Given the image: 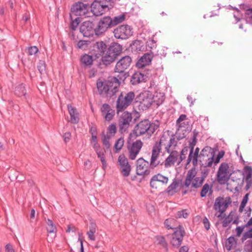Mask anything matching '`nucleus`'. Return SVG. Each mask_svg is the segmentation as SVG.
Returning <instances> with one entry per match:
<instances>
[{"mask_svg": "<svg viewBox=\"0 0 252 252\" xmlns=\"http://www.w3.org/2000/svg\"><path fill=\"white\" fill-rule=\"evenodd\" d=\"M120 80L122 78L117 77H110L108 80L105 81H98L96 87L99 93L101 95H106L111 96L118 91V87L120 84Z\"/></svg>", "mask_w": 252, "mask_h": 252, "instance_id": "1", "label": "nucleus"}, {"mask_svg": "<svg viewBox=\"0 0 252 252\" xmlns=\"http://www.w3.org/2000/svg\"><path fill=\"white\" fill-rule=\"evenodd\" d=\"M135 97L133 92H122L119 95L116 101V110L117 113L122 112L131 105Z\"/></svg>", "mask_w": 252, "mask_h": 252, "instance_id": "2", "label": "nucleus"}, {"mask_svg": "<svg viewBox=\"0 0 252 252\" xmlns=\"http://www.w3.org/2000/svg\"><path fill=\"white\" fill-rule=\"evenodd\" d=\"M158 128V126L150 123L148 120L141 121L135 127V131L136 136H140L146 133L151 135Z\"/></svg>", "mask_w": 252, "mask_h": 252, "instance_id": "3", "label": "nucleus"}, {"mask_svg": "<svg viewBox=\"0 0 252 252\" xmlns=\"http://www.w3.org/2000/svg\"><path fill=\"white\" fill-rule=\"evenodd\" d=\"M177 137L176 135H170L169 131L165 132L161 135L159 141L157 142L155 144H158L159 147L161 146H164L165 151L167 152H171L172 148H176L177 145Z\"/></svg>", "mask_w": 252, "mask_h": 252, "instance_id": "4", "label": "nucleus"}, {"mask_svg": "<svg viewBox=\"0 0 252 252\" xmlns=\"http://www.w3.org/2000/svg\"><path fill=\"white\" fill-rule=\"evenodd\" d=\"M121 51L122 46L120 44L114 43L111 45L102 56V62L103 64L107 65L114 62Z\"/></svg>", "mask_w": 252, "mask_h": 252, "instance_id": "5", "label": "nucleus"}, {"mask_svg": "<svg viewBox=\"0 0 252 252\" xmlns=\"http://www.w3.org/2000/svg\"><path fill=\"white\" fill-rule=\"evenodd\" d=\"M215 158V153L213 149L207 146L204 148L201 151L199 160L201 163V166L205 167H211Z\"/></svg>", "mask_w": 252, "mask_h": 252, "instance_id": "6", "label": "nucleus"}, {"mask_svg": "<svg viewBox=\"0 0 252 252\" xmlns=\"http://www.w3.org/2000/svg\"><path fill=\"white\" fill-rule=\"evenodd\" d=\"M196 174L197 170L195 167L191 168L188 171L184 182V185L186 187L198 188L202 185V179H200L199 177H196Z\"/></svg>", "mask_w": 252, "mask_h": 252, "instance_id": "7", "label": "nucleus"}, {"mask_svg": "<svg viewBox=\"0 0 252 252\" xmlns=\"http://www.w3.org/2000/svg\"><path fill=\"white\" fill-rule=\"evenodd\" d=\"M229 203V201L223 197H218L216 198L213 206V209L216 212L215 215V216L220 220H222L225 217L224 212Z\"/></svg>", "mask_w": 252, "mask_h": 252, "instance_id": "8", "label": "nucleus"}, {"mask_svg": "<svg viewBox=\"0 0 252 252\" xmlns=\"http://www.w3.org/2000/svg\"><path fill=\"white\" fill-rule=\"evenodd\" d=\"M89 5L82 2L75 3L71 8V13L75 16H80L82 18L91 17L89 11Z\"/></svg>", "mask_w": 252, "mask_h": 252, "instance_id": "9", "label": "nucleus"}, {"mask_svg": "<svg viewBox=\"0 0 252 252\" xmlns=\"http://www.w3.org/2000/svg\"><path fill=\"white\" fill-rule=\"evenodd\" d=\"M106 0H95L91 4V12L94 15L99 16L109 10Z\"/></svg>", "mask_w": 252, "mask_h": 252, "instance_id": "10", "label": "nucleus"}, {"mask_svg": "<svg viewBox=\"0 0 252 252\" xmlns=\"http://www.w3.org/2000/svg\"><path fill=\"white\" fill-rule=\"evenodd\" d=\"M113 32L115 38L126 39L132 35L133 29L128 25H122L115 28Z\"/></svg>", "mask_w": 252, "mask_h": 252, "instance_id": "11", "label": "nucleus"}, {"mask_svg": "<svg viewBox=\"0 0 252 252\" xmlns=\"http://www.w3.org/2000/svg\"><path fill=\"white\" fill-rule=\"evenodd\" d=\"M152 94L149 91H144L140 94L138 96L140 110L148 109L152 105H154L152 99Z\"/></svg>", "mask_w": 252, "mask_h": 252, "instance_id": "12", "label": "nucleus"}, {"mask_svg": "<svg viewBox=\"0 0 252 252\" xmlns=\"http://www.w3.org/2000/svg\"><path fill=\"white\" fill-rule=\"evenodd\" d=\"M231 175L228 164L226 163H222L217 172V180L220 184H225L229 179Z\"/></svg>", "mask_w": 252, "mask_h": 252, "instance_id": "13", "label": "nucleus"}, {"mask_svg": "<svg viewBox=\"0 0 252 252\" xmlns=\"http://www.w3.org/2000/svg\"><path fill=\"white\" fill-rule=\"evenodd\" d=\"M143 145V143L140 140H137L131 143L128 144L127 150L130 159L134 160L136 158Z\"/></svg>", "mask_w": 252, "mask_h": 252, "instance_id": "14", "label": "nucleus"}, {"mask_svg": "<svg viewBox=\"0 0 252 252\" xmlns=\"http://www.w3.org/2000/svg\"><path fill=\"white\" fill-rule=\"evenodd\" d=\"M118 164L121 173L122 175L128 177L131 171V166L128 163V160L123 154L120 155L118 157Z\"/></svg>", "mask_w": 252, "mask_h": 252, "instance_id": "15", "label": "nucleus"}, {"mask_svg": "<svg viewBox=\"0 0 252 252\" xmlns=\"http://www.w3.org/2000/svg\"><path fill=\"white\" fill-rule=\"evenodd\" d=\"M185 232L184 228L180 226L172 234L170 243L174 247H179L182 243Z\"/></svg>", "mask_w": 252, "mask_h": 252, "instance_id": "16", "label": "nucleus"}, {"mask_svg": "<svg viewBox=\"0 0 252 252\" xmlns=\"http://www.w3.org/2000/svg\"><path fill=\"white\" fill-rule=\"evenodd\" d=\"M132 120L131 114L127 111L124 112L119 120V130L123 133L126 132Z\"/></svg>", "mask_w": 252, "mask_h": 252, "instance_id": "17", "label": "nucleus"}, {"mask_svg": "<svg viewBox=\"0 0 252 252\" xmlns=\"http://www.w3.org/2000/svg\"><path fill=\"white\" fill-rule=\"evenodd\" d=\"M112 26V19L110 17H104L100 20L95 28V34L99 35L105 32Z\"/></svg>", "mask_w": 252, "mask_h": 252, "instance_id": "18", "label": "nucleus"}, {"mask_svg": "<svg viewBox=\"0 0 252 252\" xmlns=\"http://www.w3.org/2000/svg\"><path fill=\"white\" fill-rule=\"evenodd\" d=\"M131 62V58L126 56L122 58L116 63L115 67V72L123 73L130 65Z\"/></svg>", "mask_w": 252, "mask_h": 252, "instance_id": "19", "label": "nucleus"}, {"mask_svg": "<svg viewBox=\"0 0 252 252\" xmlns=\"http://www.w3.org/2000/svg\"><path fill=\"white\" fill-rule=\"evenodd\" d=\"M80 32L85 37H90L95 33V28H94L93 22L85 21L81 25Z\"/></svg>", "mask_w": 252, "mask_h": 252, "instance_id": "20", "label": "nucleus"}, {"mask_svg": "<svg viewBox=\"0 0 252 252\" xmlns=\"http://www.w3.org/2000/svg\"><path fill=\"white\" fill-rule=\"evenodd\" d=\"M149 162L143 158H139L136 162V173L138 175H145L149 174Z\"/></svg>", "mask_w": 252, "mask_h": 252, "instance_id": "21", "label": "nucleus"}, {"mask_svg": "<svg viewBox=\"0 0 252 252\" xmlns=\"http://www.w3.org/2000/svg\"><path fill=\"white\" fill-rule=\"evenodd\" d=\"M91 144L96 152L97 157L101 162L102 168L105 171L107 168V164L104 156V150L100 147L97 141L92 143Z\"/></svg>", "mask_w": 252, "mask_h": 252, "instance_id": "22", "label": "nucleus"}, {"mask_svg": "<svg viewBox=\"0 0 252 252\" xmlns=\"http://www.w3.org/2000/svg\"><path fill=\"white\" fill-rule=\"evenodd\" d=\"M169 153V156L165 159L164 165L165 168H168L173 166L176 162L179 161V153L175 150V148H172Z\"/></svg>", "mask_w": 252, "mask_h": 252, "instance_id": "23", "label": "nucleus"}, {"mask_svg": "<svg viewBox=\"0 0 252 252\" xmlns=\"http://www.w3.org/2000/svg\"><path fill=\"white\" fill-rule=\"evenodd\" d=\"M100 112L102 116L107 122L111 121L115 114V110L112 109L109 104L106 103H104L101 106Z\"/></svg>", "mask_w": 252, "mask_h": 252, "instance_id": "24", "label": "nucleus"}, {"mask_svg": "<svg viewBox=\"0 0 252 252\" xmlns=\"http://www.w3.org/2000/svg\"><path fill=\"white\" fill-rule=\"evenodd\" d=\"M187 119V116L185 114H182L176 121L178 128L176 133V137L178 140L183 139L185 137V134L183 132L185 130L182 129L183 125L185 124L184 121Z\"/></svg>", "mask_w": 252, "mask_h": 252, "instance_id": "25", "label": "nucleus"}, {"mask_svg": "<svg viewBox=\"0 0 252 252\" xmlns=\"http://www.w3.org/2000/svg\"><path fill=\"white\" fill-rule=\"evenodd\" d=\"M168 182V178L160 174H158L154 175L150 181V186L152 188L157 189L158 183H161L163 185H166Z\"/></svg>", "mask_w": 252, "mask_h": 252, "instance_id": "26", "label": "nucleus"}, {"mask_svg": "<svg viewBox=\"0 0 252 252\" xmlns=\"http://www.w3.org/2000/svg\"><path fill=\"white\" fill-rule=\"evenodd\" d=\"M161 148L159 147L158 144H155L152 149V156L150 161V165L153 167L157 166L159 163V161H157V159L160 152Z\"/></svg>", "mask_w": 252, "mask_h": 252, "instance_id": "27", "label": "nucleus"}, {"mask_svg": "<svg viewBox=\"0 0 252 252\" xmlns=\"http://www.w3.org/2000/svg\"><path fill=\"white\" fill-rule=\"evenodd\" d=\"M152 99L154 105L158 106L161 104L165 99V95L163 92L159 89L156 90L152 94Z\"/></svg>", "mask_w": 252, "mask_h": 252, "instance_id": "28", "label": "nucleus"}, {"mask_svg": "<svg viewBox=\"0 0 252 252\" xmlns=\"http://www.w3.org/2000/svg\"><path fill=\"white\" fill-rule=\"evenodd\" d=\"M153 58V55L150 53L145 54L137 62L136 65L138 68H142L150 64Z\"/></svg>", "mask_w": 252, "mask_h": 252, "instance_id": "29", "label": "nucleus"}, {"mask_svg": "<svg viewBox=\"0 0 252 252\" xmlns=\"http://www.w3.org/2000/svg\"><path fill=\"white\" fill-rule=\"evenodd\" d=\"M67 109L70 115L69 122L72 124H77L79 121V113L75 107L67 105Z\"/></svg>", "mask_w": 252, "mask_h": 252, "instance_id": "30", "label": "nucleus"}, {"mask_svg": "<svg viewBox=\"0 0 252 252\" xmlns=\"http://www.w3.org/2000/svg\"><path fill=\"white\" fill-rule=\"evenodd\" d=\"M145 79V76L139 72L134 73L131 79V82L132 85H136L144 81Z\"/></svg>", "mask_w": 252, "mask_h": 252, "instance_id": "31", "label": "nucleus"}, {"mask_svg": "<svg viewBox=\"0 0 252 252\" xmlns=\"http://www.w3.org/2000/svg\"><path fill=\"white\" fill-rule=\"evenodd\" d=\"M81 62L85 67H91L94 61L92 56L84 54L81 57Z\"/></svg>", "mask_w": 252, "mask_h": 252, "instance_id": "32", "label": "nucleus"}, {"mask_svg": "<svg viewBox=\"0 0 252 252\" xmlns=\"http://www.w3.org/2000/svg\"><path fill=\"white\" fill-rule=\"evenodd\" d=\"M96 224L94 223H91L89 226V230L87 232V234L88 236V238L91 241H95V236L94 235L95 233L96 232Z\"/></svg>", "mask_w": 252, "mask_h": 252, "instance_id": "33", "label": "nucleus"}, {"mask_svg": "<svg viewBox=\"0 0 252 252\" xmlns=\"http://www.w3.org/2000/svg\"><path fill=\"white\" fill-rule=\"evenodd\" d=\"M199 155L193 153V151H189L188 158L187 159V164H189L191 161L193 165L195 167L198 165V161Z\"/></svg>", "mask_w": 252, "mask_h": 252, "instance_id": "34", "label": "nucleus"}, {"mask_svg": "<svg viewBox=\"0 0 252 252\" xmlns=\"http://www.w3.org/2000/svg\"><path fill=\"white\" fill-rule=\"evenodd\" d=\"M46 222L47 224L46 230L47 232L50 234H54V237H55L57 232V228L55 225L53 223V221L50 219H47Z\"/></svg>", "mask_w": 252, "mask_h": 252, "instance_id": "35", "label": "nucleus"}, {"mask_svg": "<svg viewBox=\"0 0 252 252\" xmlns=\"http://www.w3.org/2000/svg\"><path fill=\"white\" fill-rule=\"evenodd\" d=\"M155 243L160 248H164L167 251V244L164 237L161 236H156Z\"/></svg>", "mask_w": 252, "mask_h": 252, "instance_id": "36", "label": "nucleus"}, {"mask_svg": "<svg viewBox=\"0 0 252 252\" xmlns=\"http://www.w3.org/2000/svg\"><path fill=\"white\" fill-rule=\"evenodd\" d=\"M178 186L179 182L177 180L174 179L173 182L167 188L166 192L170 195H173L177 192V189Z\"/></svg>", "mask_w": 252, "mask_h": 252, "instance_id": "37", "label": "nucleus"}, {"mask_svg": "<svg viewBox=\"0 0 252 252\" xmlns=\"http://www.w3.org/2000/svg\"><path fill=\"white\" fill-rule=\"evenodd\" d=\"M164 225L166 228L174 229L177 225V221L173 218H169L166 219L164 221Z\"/></svg>", "mask_w": 252, "mask_h": 252, "instance_id": "38", "label": "nucleus"}, {"mask_svg": "<svg viewBox=\"0 0 252 252\" xmlns=\"http://www.w3.org/2000/svg\"><path fill=\"white\" fill-rule=\"evenodd\" d=\"M236 244V242L234 237H229L225 243V247L228 251L231 250L234 247H235Z\"/></svg>", "mask_w": 252, "mask_h": 252, "instance_id": "39", "label": "nucleus"}, {"mask_svg": "<svg viewBox=\"0 0 252 252\" xmlns=\"http://www.w3.org/2000/svg\"><path fill=\"white\" fill-rule=\"evenodd\" d=\"M126 19V15L122 14L117 16L114 17L112 19V26L117 25L125 21Z\"/></svg>", "mask_w": 252, "mask_h": 252, "instance_id": "40", "label": "nucleus"}, {"mask_svg": "<svg viewBox=\"0 0 252 252\" xmlns=\"http://www.w3.org/2000/svg\"><path fill=\"white\" fill-rule=\"evenodd\" d=\"M124 144V138L121 137L119 138L115 143L114 151L115 153H117L122 149Z\"/></svg>", "mask_w": 252, "mask_h": 252, "instance_id": "41", "label": "nucleus"}, {"mask_svg": "<svg viewBox=\"0 0 252 252\" xmlns=\"http://www.w3.org/2000/svg\"><path fill=\"white\" fill-rule=\"evenodd\" d=\"M15 94L19 96L25 95L26 91L24 85L21 84L16 87L15 90Z\"/></svg>", "mask_w": 252, "mask_h": 252, "instance_id": "42", "label": "nucleus"}, {"mask_svg": "<svg viewBox=\"0 0 252 252\" xmlns=\"http://www.w3.org/2000/svg\"><path fill=\"white\" fill-rule=\"evenodd\" d=\"M245 171L246 172L245 179L248 183L251 184L252 181V168L251 166H247L245 167Z\"/></svg>", "mask_w": 252, "mask_h": 252, "instance_id": "43", "label": "nucleus"}, {"mask_svg": "<svg viewBox=\"0 0 252 252\" xmlns=\"http://www.w3.org/2000/svg\"><path fill=\"white\" fill-rule=\"evenodd\" d=\"M90 42L86 40H80L77 43V47L79 49L85 50L88 49Z\"/></svg>", "mask_w": 252, "mask_h": 252, "instance_id": "44", "label": "nucleus"}, {"mask_svg": "<svg viewBox=\"0 0 252 252\" xmlns=\"http://www.w3.org/2000/svg\"><path fill=\"white\" fill-rule=\"evenodd\" d=\"M210 191L212 192L211 187L209 186L208 184H205L202 187V189L200 192V196L202 197H205L207 193Z\"/></svg>", "mask_w": 252, "mask_h": 252, "instance_id": "45", "label": "nucleus"}, {"mask_svg": "<svg viewBox=\"0 0 252 252\" xmlns=\"http://www.w3.org/2000/svg\"><path fill=\"white\" fill-rule=\"evenodd\" d=\"M96 47L100 53H104L106 48V45L103 41H98L96 43Z\"/></svg>", "mask_w": 252, "mask_h": 252, "instance_id": "46", "label": "nucleus"}, {"mask_svg": "<svg viewBox=\"0 0 252 252\" xmlns=\"http://www.w3.org/2000/svg\"><path fill=\"white\" fill-rule=\"evenodd\" d=\"M189 216V213L187 212V210H183L177 212L175 217L177 218H184L186 219Z\"/></svg>", "mask_w": 252, "mask_h": 252, "instance_id": "47", "label": "nucleus"}, {"mask_svg": "<svg viewBox=\"0 0 252 252\" xmlns=\"http://www.w3.org/2000/svg\"><path fill=\"white\" fill-rule=\"evenodd\" d=\"M28 54L30 56L35 55L38 52V49L35 46H31L28 48Z\"/></svg>", "mask_w": 252, "mask_h": 252, "instance_id": "48", "label": "nucleus"}, {"mask_svg": "<svg viewBox=\"0 0 252 252\" xmlns=\"http://www.w3.org/2000/svg\"><path fill=\"white\" fill-rule=\"evenodd\" d=\"M188 152V148L187 147H185L184 149H182L180 158H179V163H181V162L182 161L186 158V156Z\"/></svg>", "mask_w": 252, "mask_h": 252, "instance_id": "49", "label": "nucleus"}, {"mask_svg": "<svg viewBox=\"0 0 252 252\" xmlns=\"http://www.w3.org/2000/svg\"><path fill=\"white\" fill-rule=\"evenodd\" d=\"M116 126L114 124L109 125L107 128V132L111 135H114L116 133Z\"/></svg>", "mask_w": 252, "mask_h": 252, "instance_id": "50", "label": "nucleus"}, {"mask_svg": "<svg viewBox=\"0 0 252 252\" xmlns=\"http://www.w3.org/2000/svg\"><path fill=\"white\" fill-rule=\"evenodd\" d=\"M209 172V170L207 169L206 167L203 166V168L201 169V177H199V178H200V179H202L203 182H204L205 179L208 175Z\"/></svg>", "mask_w": 252, "mask_h": 252, "instance_id": "51", "label": "nucleus"}, {"mask_svg": "<svg viewBox=\"0 0 252 252\" xmlns=\"http://www.w3.org/2000/svg\"><path fill=\"white\" fill-rule=\"evenodd\" d=\"M37 68L41 74L44 72L45 70V64L44 62L40 61L37 65Z\"/></svg>", "mask_w": 252, "mask_h": 252, "instance_id": "52", "label": "nucleus"}, {"mask_svg": "<svg viewBox=\"0 0 252 252\" xmlns=\"http://www.w3.org/2000/svg\"><path fill=\"white\" fill-rule=\"evenodd\" d=\"M79 20L78 18H76L74 21H72L70 24V28L73 31H75L78 26Z\"/></svg>", "mask_w": 252, "mask_h": 252, "instance_id": "53", "label": "nucleus"}, {"mask_svg": "<svg viewBox=\"0 0 252 252\" xmlns=\"http://www.w3.org/2000/svg\"><path fill=\"white\" fill-rule=\"evenodd\" d=\"M196 144V137L194 135L192 141L190 142L189 144V148L190 149V151H193L194 146H195Z\"/></svg>", "mask_w": 252, "mask_h": 252, "instance_id": "54", "label": "nucleus"}, {"mask_svg": "<svg viewBox=\"0 0 252 252\" xmlns=\"http://www.w3.org/2000/svg\"><path fill=\"white\" fill-rule=\"evenodd\" d=\"M248 238H252V228L250 229L244 235L243 239L246 240Z\"/></svg>", "mask_w": 252, "mask_h": 252, "instance_id": "55", "label": "nucleus"}, {"mask_svg": "<svg viewBox=\"0 0 252 252\" xmlns=\"http://www.w3.org/2000/svg\"><path fill=\"white\" fill-rule=\"evenodd\" d=\"M203 223L204 224V226L206 230H209L210 229V222L209 221V220L206 218L205 217L203 220Z\"/></svg>", "mask_w": 252, "mask_h": 252, "instance_id": "56", "label": "nucleus"}, {"mask_svg": "<svg viewBox=\"0 0 252 252\" xmlns=\"http://www.w3.org/2000/svg\"><path fill=\"white\" fill-rule=\"evenodd\" d=\"M109 140V138L106 136H105L103 140V144L106 147V148H109L110 147Z\"/></svg>", "mask_w": 252, "mask_h": 252, "instance_id": "57", "label": "nucleus"}, {"mask_svg": "<svg viewBox=\"0 0 252 252\" xmlns=\"http://www.w3.org/2000/svg\"><path fill=\"white\" fill-rule=\"evenodd\" d=\"M248 194H247L245 195V196L243 197V200L241 203V205H240V209L241 208H243L245 205H246V204L247 203V201H248Z\"/></svg>", "mask_w": 252, "mask_h": 252, "instance_id": "58", "label": "nucleus"}, {"mask_svg": "<svg viewBox=\"0 0 252 252\" xmlns=\"http://www.w3.org/2000/svg\"><path fill=\"white\" fill-rule=\"evenodd\" d=\"M5 252H15L12 246L10 244H7L5 247Z\"/></svg>", "mask_w": 252, "mask_h": 252, "instance_id": "59", "label": "nucleus"}, {"mask_svg": "<svg viewBox=\"0 0 252 252\" xmlns=\"http://www.w3.org/2000/svg\"><path fill=\"white\" fill-rule=\"evenodd\" d=\"M244 230V227L243 226H238L236 228V232L237 234V236L239 237Z\"/></svg>", "mask_w": 252, "mask_h": 252, "instance_id": "60", "label": "nucleus"}, {"mask_svg": "<svg viewBox=\"0 0 252 252\" xmlns=\"http://www.w3.org/2000/svg\"><path fill=\"white\" fill-rule=\"evenodd\" d=\"M246 18L247 19H252V8L249 9L246 11Z\"/></svg>", "mask_w": 252, "mask_h": 252, "instance_id": "61", "label": "nucleus"}, {"mask_svg": "<svg viewBox=\"0 0 252 252\" xmlns=\"http://www.w3.org/2000/svg\"><path fill=\"white\" fill-rule=\"evenodd\" d=\"M71 134L69 132H66L63 135L64 141L65 143L69 141L70 139Z\"/></svg>", "mask_w": 252, "mask_h": 252, "instance_id": "62", "label": "nucleus"}, {"mask_svg": "<svg viewBox=\"0 0 252 252\" xmlns=\"http://www.w3.org/2000/svg\"><path fill=\"white\" fill-rule=\"evenodd\" d=\"M147 43H148V46H149L150 45V47L151 48H153V47H155L156 46V42L154 40H150L149 41H148Z\"/></svg>", "mask_w": 252, "mask_h": 252, "instance_id": "63", "label": "nucleus"}, {"mask_svg": "<svg viewBox=\"0 0 252 252\" xmlns=\"http://www.w3.org/2000/svg\"><path fill=\"white\" fill-rule=\"evenodd\" d=\"M189 248L187 246H183L179 251V252H188Z\"/></svg>", "mask_w": 252, "mask_h": 252, "instance_id": "64", "label": "nucleus"}]
</instances>
